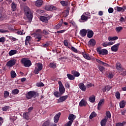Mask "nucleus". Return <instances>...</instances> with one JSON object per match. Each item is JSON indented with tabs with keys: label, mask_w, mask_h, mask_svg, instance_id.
<instances>
[{
	"label": "nucleus",
	"mask_w": 126,
	"mask_h": 126,
	"mask_svg": "<svg viewBox=\"0 0 126 126\" xmlns=\"http://www.w3.org/2000/svg\"><path fill=\"white\" fill-rule=\"evenodd\" d=\"M119 38L117 36H114V37H108V40L109 41H115V40H118Z\"/></svg>",
	"instance_id": "a18cd8bd"
},
{
	"label": "nucleus",
	"mask_w": 126,
	"mask_h": 126,
	"mask_svg": "<svg viewBox=\"0 0 126 126\" xmlns=\"http://www.w3.org/2000/svg\"><path fill=\"white\" fill-rule=\"evenodd\" d=\"M112 89V86H105L104 88L102 89V91L103 93L106 92V91H110Z\"/></svg>",
	"instance_id": "a878e982"
},
{
	"label": "nucleus",
	"mask_w": 126,
	"mask_h": 126,
	"mask_svg": "<svg viewBox=\"0 0 126 126\" xmlns=\"http://www.w3.org/2000/svg\"><path fill=\"white\" fill-rule=\"evenodd\" d=\"M39 19L40 21L44 22L45 23H48L49 19H48V16H40Z\"/></svg>",
	"instance_id": "9d476101"
},
{
	"label": "nucleus",
	"mask_w": 126,
	"mask_h": 126,
	"mask_svg": "<svg viewBox=\"0 0 126 126\" xmlns=\"http://www.w3.org/2000/svg\"><path fill=\"white\" fill-rule=\"evenodd\" d=\"M96 116H97V114H96V113L94 111H93L91 114L90 115V119L91 120H92V119H93V118H95V117H96Z\"/></svg>",
	"instance_id": "ea45409f"
},
{
	"label": "nucleus",
	"mask_w": 126,
	"mask_h": 126,
	"mask_svg": "<svg viewBox=\"0 0 126 126\" xmlns=\"http://www.w3.org/2000/svg\"><path fill=\"white\" fill-rule=\"evenodd\" d=\"M9 32V31H8V30L0 29V33L5 34L6 33H8Z\"/></svg>",
	"instance_id": "603ef678"
},
{
	"label": "nucleus",
	"mask_w": 126,
	"mask_h": 126,
	"mask_svg": "<svg viewBox=\"0 0 126 126\" xmlns=\"http://www.w3.org/2000/svg\"><path fill=\"white\" fill-rule=\"evenodd\" d=\"M87 105V102L85 101L84 99H82L80 102H79V106L80 107H86Z\"/></svg>",
	"instance_id": "4be33fe9"
},
{
	"label": "nucleus",
	"mask_w": 126,
	"mask_h": 126,
	"mask_svg": "<svg viewBox=\"0 0 126 126\" xmlns=\"http://www.w3.org/2000/svg\"><path fill=\"white\" fill-rule=\"evenodd\" d=\"M63 20L61 19L59 23L55 26V29H57V30H58V29H60V28L62 27V25H63Z\"/></svg>",
	"instance_id": "393cba45"
},
{
	"label": "nucleus",
	"mask_w": 126,
	"mask_h": 126,
	"mask_svg": "<svg viewBox=\"0 0 126 126\" xmlns=\"http://www.w3.org/2000/svg\"><path fill=\"white\" fill-rule=\"evenodd\" d=\"M116 67L118 70H120V71H123V70H124V68L122 67V64L120 63H116Z\"/></svg>",
	"instance_id": "dca6fc26"
},
{
	"label": "nucleus",
	"mask_w": 126,
	"mask_h": 126,
	"mask_svg": "<svg viewBox=\"0 0 126 126\" xmlns=\"http://www.w3.org/2000/svg\"><path fill=\"white\" fill-rule=\"evenodd\" d=\"M34 38L36 42H40V40L42 39V35L39 33H35L34 35Z\"/></svg>",
	"instance_id": "9b49d317"
},
{
	"label": "nucleus",
	"mask_w": 126,
	"mask_h": 126,
	"mask_svg": "<svg viewBox=\"0 0 126 126\" xmlns=\"http://www.w3.org/2000/svg\"><path fill=\"white\" fill-rule=\"evenodd\" d=\"M95 96L93 95L89 97V101L91 103H94L95 102Z\"/></svg>",
	"instance_id": "c03bdc74"
},
{
	"label": "nucleus",
	"mask_w": 126,
	"mask_h": 126,
	"mask_svg": "<svg viewBox=\"0 0 126 126\" xmlns=\"http://www.w3.org/2000/svg\"><path fill=\"white\" fill-rule=\"evenodd\" d=\"M53 94L57 98H59V97H61L62 96V94L59 91H56L53 93Z\"/></svg>",
	"instance_id": "e433bc0d"
},
{
	"label": "nucleus",
	"mask_w": 126,
	"mask_h": 126,
	"mask_svg": "<svg viewBox=\"0 0 126 126\" xmlns=\"http://www.w3.org/2000/svg\"><path fill=\"white\" fill-rule=\"evenodd\" d=\"M115 96L117 99H121V94H120V92H117L115 93Z\"/></svg>",
	"instance_id": "864d4df0"
},
{
	"label": "nucleus",
	"mask_w": 126,
	"mask_h": 126,
	"mask_svg": "<svg viewBox=\"0 0 126 126\" xmlns=\"http://www.w3.org/2000/svg\"><path fill=\"white\" fill-rule=\"evenodd\" d=\"M101 47H98L96 48V51L99 55H101V56H106V55H108L109 52H108L107 50L106 49H101Z\"/></svg>",
	"instance_id": "f03ea898"
},
{
	"label": "nucleus",
	"mask_w": 126,
	"mask_h": 126,
	"mask_svg": "<svg viewBox=\"0 0 126 126\" xmlns=\"http://www.w3.org/2000/svg\"><path fill=\"white\" fill-rule=\"evenodd\" d=\"M88 19L83 14L81 16V18L79 19V22H86L87 21Z\"/></svg>",
	"instance_id": "2eb2a0df"
},
{
	"label": "nucleus",
	"mask_w": 126,
	"mask_h": 126,
	"mask_svg": "<svg viewBox=\"0 0 126 126\" xmlns=\"http://www.w3.org/2000/svg\"><path fill=\"white\" fill-rule=\"evenodd\" d=\"M67 77L69 80H74L75 77L70 74H67Z\"/></svg>",
	"instance_id": "c9c22d12"
},
{
	"label": "nucleus",
	"mask_w": 126,
	"mask_h": 126,
	"mask_svg": "<svg viewBox=\"0 0 126 126\" xmlns=\"http://www.w3.org/2000/svg\"><path fill=\"white\" fill-rule=\"evenodd\" d=\"M126 102L125 100H122L120 102L119 105L121 108H123L126 107Z\"/></svg>",
	"instance_id": "cd10ccee"
},
{
	"label": "nucleus",
	"mask_w": 126,
	"mask_h": 126,
	"mask_svg": "<svg viewBox=\"0 0 126 126\" xmlns=\"http://www.w3.org/2000/svg\"><path fill=\"white\" fill-rule=\"evenodd\" d=\"M61 115L62 114L61 112L58 113V114H56L54 118V121L55 124H57L58 123L59 120H60V117H61Z\"/></svg>",
	"instance_id": "1a4fd4ad"
},
{
	"label": "nucleus",
	"mask_w": 126,
	"mask_h": 126,
	"mask_svg": "<svg viewBox=\"0 0 126 126\" xmlns=\"http://www.w3.org/2000/svg\"><path fill=\"white\" fill-rule=\"evenodd\" d=\"M83 15L85 16L86 18L89 19H91V15H90V13L89 12H86L83 14Z\"/></svg>",
	"instance_id": "bb28decb"
},
{
	"label": "nucleus",
	"mask_w": 126,
	"mask_h": 126,
	"mask_svg": "<svg viewBox=\"0 0 126 126\" xmlns=\"http://www.w3.org/2000/svg\"><path fill=\"white\" fill-rule=\"evenodd\" d=\"M24 11L29 22L31 23L32 21V12H31V10H30L29 7L26 6L24 7Z\"/></svg>",
	"instance_id": "f257e3e1"
},
{
	"label": "nucleus",
	"mask_w": 126,
	"mask_h": 126,
	"mask_svg": "<svg viewBox=\"0 0 126 126\" xmlns=\"http://www.w3.org/2000/svg\"><path fill=\"white\" fill-rule=\"evenodd\" d=\"M36 86H37V87H43V86H44V83L42 82L37 83Z\"/></svg>",
	"instance_id": "4d7b16f0"
},
{
	"label": "nucleus",
	"mask_w": 126,
	"mask_h": 126,
	"mask_svg": "<svg viewBox=\"0 0 126 126\" xmlns=\"http://www.w3.org/2000/svg\"><path fill=\"white\" fill-rule=\"evenodd\" d=\"M109 13H113L114 12V9L112 7L109 8L108 10Z\"/></svg>",
	"instance_id": "0e129e2a"
},
{
	"label": "nucleus",
	"mask_w": 126,
	"mask_h": 126,
	"mask_svg": "<svg viewBox=\"0 0 126 126\" xmlns=\"http://www.w3.org/2000/svg\"><path fill=\"white\" fill-rule=\"evenodd\" d=\"M115 30L117 33H119V32L123 30V27H117L116 28Z\"/></svg>",
	"instance_id": "8fccbe9b"
},
{
	"label": "nucleus",
	"mask_w": 126,
	"mask_h": 126,
	"mask_svg": "<svg viewBox=\"0 0 126 126\" xmlns=\"http://www.w3.org/2000/svg\"><path fill=\"white\" fill-rule=\"evenodd\" d=\"M96 45V40L94 39H91L88 42V46L89 47H94Z\"/></svg>",
	"instance_id": "6e6552de"
},
{
	"label": "nucleus",
	"mask_w": 126,
	"mask_h": 126,
	"mask_svg": "<svg viewBox=\"0 0 126 126\" xmlns=\"http://www.w3.org/2000/svg\"><path fill=\"white\" fill-rule=\"evenodd\" d=\"M65 87H66V88H68V89H69V88H70V85H69V83H68V82L65 83Z\"/></svg>",
	"instance_id": "69168bd1"
},
{
	"label": "nucleus",
	"mask_w": 126,
	"mask_h": 126,
	"mask_svg": "<svg viewBox=\"0 0 126 126\" xmlns=\"http://www.w3.org/2000/svg\"><path fill=\"white\" fill-rule=\"evenodd\" d=\"M107 122H108V118H105L104 119L101 120L100 121L101 126H106Z\"/></svg>",
	"instance_id": "a211bd4d"
},
{
	"label": "nucleus",
	"mask_w": 126,
	"mask_h": 126,
	"mask_svg": "<svg viewBox=\"0 0 126 126\" xmlns=\"http://www.w3.org/2000/svg\"><path fill=\"white\" fill-rule=\"evenodd\" d=\"M121 75H123V76H126V71H124V70H123L122 71H121Z\"/></svg>",
	"instance_id": "338daca9"
},
{
	"label": "nucleus",
	"mask_w": 126,
	"mask_h": 126,
	"mask_svg": "<svg viewBox=\"0 0 126 126\" xmlns=\"http://www.w3.org/2000/svg\"><path fill=\"white\" fill-rule=\"evenodd\" d=\"M106 117L108 119H111L112 118V115L111 114V112L109 111H106L105 113Z\"/></svg>",
	"instance_id": "f704fd0d"
},
{
	"label": "nucleus",
	"mask_w": 126,
	"mask_h": 126,
	"mask_svg": "<svg viewBox=\"0 0 126 126\" xmlns=\"http://www.w3.org/2000/svg\"><path fill=\"white\" fill-rule=\"evenodd\" d=\"M45 9L48 11H52V6L46 5L45 7Z\"/></svg>",
	"instance_id": "3c124183"
},
{
	"label": "nucleus",
	"mask_w": 126,
	"mask_h": 126,
	"mask_svg": "<svg viewBox=\"0 0 126 126\" xmlns=\"http://www.w3.org/2000/svg\"><path fill=\"white\" fill-rule=\"evenodd\" d=\"M67 98H68V95H67L60 96V98L57 99V103H63V102H64Z\"/></svg>",
	"instance_id": "423d86ee"
},
{
	"label": "nucleus",
	"mask_w": 126,
	"mask_h": 126,
	"mask_svg": "<svg viewBox=\"0 0 126 126\" xmlns=\"http://www.w3.org/2000/svg\"><path fill=\"white\" fill-rule=\"evenodd\" d=\"M114 9L119 12H124L125 11V9H124L123 7L116 6L114 8Z\"/></svg>",
	"instance_id": "b1692460"
},
{
	"label": "nucleus",
	"mask_w": 126,
	"mask_h": 126,
	"mask_svg": "<svg viewBox=\"0 0 126 126\" xmlns=\"http://www.w3.org/2000/svg\"><path fill=\"white\" fill-rule=\"evenodd\" d=\"M87 34V30L86 29H82L80 31V35L81 37H85Z\"/></svg>",
	"instance_id": "4468645a"
},
{
	"label": "nucleus",
	"mask_w": 126,
	"mask_h": 126,
	"mask_svg": "<svg viewBox=\"0 0 126 126\" xmlns=\"http://www.w3.org/2000/svg\"><path fill=\"white\" fill-rule=\"evenodd\" d=\"M71 50H72V52H74V53H77L78 54H81V52H78V51H77L76 48H75V47L73 46L71 47Z\"/></svg>",
	"instance_id": "37998d69"
},
{
	"label": "nucleus",
	"mask_w": 126,
	"mask_h": 126,
	"mask_svg": "<svg viewBox=\"0 0 126 126\" xmlns=\"http://www.w3.org/2000/svg\"><path fill=\"white\" fill-rule=\"evenodd\" d=\"M69 14V11L68 10H65L63 12V17H67Z\"/></svg>",
	"instance_id": "72a5a7b5"
},
{
	"label": "nucleus",
	"mask_w": 126,
	"mask_h": 126,
	"mask_svg": "<svg viewBox=\"0 0 126 126\" xmlns=\"http://www.w3.org/2000/svg\"><path fill=\"white\" fill-rule=\"evenodd\" d=\"M32 111V107H31L29 108V112H25L23 113V118L24 119V120H26V121H28L29 120V113H30V112Z\"/></svg>",
	"instance_id": "20e7f679"
},
{
	"label": "nucleus",
	"mask_w": 126,
	"mask_h": 126,
	"mask_svg": "<svg viewBox=\"0 0 126 126\" xmlns=\"http://www.w3.org/2000/svg\"><path fill=\"white\" fill-rule=\"evenodd\" d=\"M88 32H87V37L88 38H92L94 35V32L93 31H89V30H88Z\"/></svg>",
	"instance_id": "412c9836"
},
{
	"label": "nucleus",
	"mask_w": 126,
	"mask_h": 126,
	"mask_svg": "<svg viewBox=\"0 0 126 126\" xmlns=\"http://www.w3.org/2000/svg\"><path fill=\"white\" fill-rule=\"evenodd\" d=\"M12 11H16L17 10V4L14 2H12L11 4Z\"/></svg>",
	"instance_id": "f8f14e48"
},
{
	"label": "nucleus",
	"mask_w": 126,
	"mask_h": 126,
	"mask_svg": "<svg viewBox=\"0 0 126 126\" xmlns=\"http://www.w3.org/2000/svg\"><path fill=\"white\" fill-rule=\"evenodd\" d=\"M98 69H99V71H101V72H102V71H104V70H105V67L98 65L97 66Z\"/></svg>",
	"instance_id": "de8ad7c7"
},
{
	"label": "nucleus",
	"mask_w": 126,
	"mask_h": 126,
	"mask_svg": "<svg viewBox=\"0 0 126 126\" xmlns=\"http://www.w3.org/2000/svg\"><path fill=\"white\" fill-rule=\"evenodd\" d=\"M16 63V60L15 59H11L9 60L6 63V65L8 66V67H12L13 65Z\"/></svg>",
	"instance_id": "39448f33"
},
{
	"label": "nucleus",
	"mask_w": 126,
	"mask_h": 126,
	"mask_svg": "<svg viewBox=\"0 0 126 126\" xmlns=\"http://www.w3.org/2000/svg\"><path fill=\"white\" fill-rule=\"evenodd\" d=\"M71 73L72 75H74V76H76V77H78V76L80 75V73L75 70L71 71Z\"/></svg>",
	"instance_id": "c756f323"
},
{
	"label": "nucleus",
	"mask_w": 126,
	"mask_h": 126,
	"mask_svg": "<svg viewBox=\"0 0 126 126\" xmlns=\"http://www.w3.org/2000/svg\"><path fill=\"white\" fill-rule=\"evenodd\" d=\"M39 97L38 92L32 91V98H36Z\"/></svg>",
	"instance_id": "2f4dec72"
},
{
	"label": "nucleus",
	"mask_w": 126,
	"mask_h": 126,
	"mask_svg": "<svg viewBox=\"0 0 126 126\" xmlns=\"http://www.w3.org/2000/svg\"><path fill=\"white\" fill-rule=\"evenodd\" d=\"M19 93V90L17 89H15L12 91V94L13 95H17Z\"/></svg>",
	"instance_id": "79ce46f5"
},
{
	"label": "nucleus",
	"mask_w": 126,
	"mask_h": 126,
	"mask_svg": "<svg viewBox=\"0 0 126 126\" xmlns=\"http://www.w3.org/2000/svg\"><path fill=\"white\" fill-rule=\"evenodd\" d=\"M82 54L84 58L85 59H86V60H88L89 61H90V60H91V57H90V56H89V54H86L83 52H82Z\"/></svg>",
	"instance_id": "7c9ffc66"
},
{
	"label": "nucleus",
	"mask_w": 126,
	"mask_h": 126,
	"mask_svg": "<svg viewBox=\"0 0 126 126\" xmlns=\"http://www.w3.org/2000/svg\"><path fill=\"white\" fill-rule=\"evenodd\" d=\"M9 96V93L7 92V91H5L4 93V98H7Z\"/></svg>",
	"instance_id": "6e6d98bb"
},
{
	"label": "nucleus",
	"mask_w": 126,
	"mask_h": 126,
	"mask_svg": "<svg viewBox=\"0 0 126 126\" xmlns=\"http://www.w3.org/2000/svg\"><path fill=\"white\" fill-rule=\"evenodd\" d=\"M125 125H126V122H123L122 123L119 122L116 124L115 126H125Z\"/></svg>",
	"instance_id": "09e8293b"
},
{
	"label": "nucleus",
	"mask_w": 126,
	"mask_h": 126,
	"mask_svg": "<svg viewBox=\"0 0 126 126\" xmlns=\"http://www.w3.org/2000/svg\"><path fill=\"white\" fill-rule=\"evenodd\" d=\"M39 71H41L38 68L35 67L34 72L35 74H38L39 73Z\"/></svg>",
	"instance_id": "052dcab7"
},
{
	"label": "nucleus",
	"mask_w": 126,
	"mask_h": 126,
	"mask_svg": "<svg viewBox=\"0 0 126 126\" xmlns=\"http://www.w3.org/2000/svg\"><path fill=\"white\" fill-rule=\"evenodd\" d=\"M31 40V36H27L26 37V40H25V45H26V46H28V44H29V45H31V44H30V41Z\"/></svg>",
	"instance_id": "5701e85b"
},
{
	"label": "nucleus",
	"mask_w": 126,
	"mask_h": 126,
	"mask_svg": "<svg viewBox=\"0 0 126 126\" xmlns=\"http://www.w3.org/2000/svg\"><path fill=\"white\" fill-rule=\"evenodd\" d=\"M37 13H39V14H42V13H44V10H38L37 11Z\"/></svg>",
	"instance_id": "774afa93"
},
{
	"label": "nucleus",
	"mask_w": 126,
	"mask_h": 126,
	"mask_svg": "<svg viewBox=\"0 0 126 126\" xmlns=\"http://www.w3.org/2000/svg\"><path fill=\"white\" fill-rule=\"evenodd\" d=\"M5 41V37H2L0 38V43H4Z\"/></svg>",
	"instance_id": "e2e57ef3"
},
{
	"label": "nucleus",
	"mask_w": 126,
	"mask_h": 126,
	"mask_svg": "<svg viewBox=\"0 0 126 126\" xmlns=\"http://www.w3.org/2000/svg\"><path fill=\"white\" fill-rule=\"evenodd\" d=\"M17 54V50H12L9 52V56L11 57V56H13L14 55H16Z\"/></svg>",
	"instance_id": "c85d7f7f"
},
{
	"label": "nucleus",
	"mask_w": 126,
	"mask_h": 126,
	"mask_svg": "<svg viewBox=\"0 0 126 126\" xmlns=\"http://www.w3.org/2000/svg\"><path fill=\"white\" fill-rule=\"evenodd\" d=\"M50 67L52 68H56L57 67V64L56 63H50Z\"/></svg>",
	"instance_id": "5fc2aeb1"
},
{
	"label": "nucleus",
	"mask_w": 126,
	"mask_h": 126,
	"mask_svg": "<svg viewBox=\"0 0 126 126\" xmlns=\"http://www.w3.org/2000/svg\"><path fill=\"white\" fill-rule=\"evenodd\" d=\"M96 61L97 63H99L100 64H102V65H104V66H107V67L110 66V65H109V64L107 63H105L104 62L101 61V60L99 59H96Z\"/></svg>",
	"instance_id": "f3484780"
},
{
	"label": "nucleus",
	"mask_w": 126,
	"mask_h": 126,
	"mask_svg": "<svg viewBox=\"0 0 126 126\" xmlns=\"http://www.w3.org/2000/svg\"><path fill=\"white\" fill-rule=\"evenodd\" d=\"M26 97L27 99H31L32 98V91H30L28 94H26Z\"/></svg>",
	"instance_id": "58836bf2"
},
{
	"label": "nucleus",
	"mask_w": 126,
	"mask_h": 126,
	"mask_svg": "<svg viewBox=\"0 0 126 126\" xmlns=\"http://www.w3.org/2000/svg\"><path fill=\"white\" fill-rule=\"evenodd\" d=\"M105 103V99L102 98L100 100L99 102L98 103V107H101L102 105H104Z\"/></svg>",
	"instance_id": "4c0bfd02"
},
{
	"label": "nucleus",
	"mask_w": 126,
	"mask_h": 126,
	"mask_svg": "<svg viewBox=\"0 0 126 126\" xmlns=\"http://www.w3.org/2000/svg\"><path fill=\"white\" fill-rule=\"evenodd\" d=\"M114 77V75L112 73H109L108 74V78L109 79H112Z\"/></svg>",
	"instance_id": "680f3d73"
},
{
	"label": "nucleus",
	"mask_w": 126,
	"mask_h": 126,
	"mask_svg": "<svg viewBox=\"0 0 126 126\" xmlns=\"http://www.w3.org/2000/svg\"><path fill=\"white\" fill-rule=\"evenodd\" d=\"M65 31H66L65 30L58 31L57 32H55V33L57 34V33H58V34H61V33H64V32H65Z\"/></svg>",
	"instance_id": "13d9d810"
},
{
	"label": "nucleus",
	"mask_w": 126,
	"mask_h": 126,
	"mask_svg": "<svg viewBox=\"0 0 126 126\" xmlns=\"http://www.w3.org/2000/svg\"><path fill=\"white\" fill-rule=\"evenodd\" d=\"M8 109H9V106H4V107H2V110L4 112H6V111L7 110H8Z\"/></svg>",
	"instance_id": "bf43d9fd"
},
{
	"label": "nucleus",
	"mask_w": 126,
	"mask_h": 126,
	"mask_svg": "<svg viewBox=\"0 0 126 126\" xmlns=\"http://www.w3.org/2000/svg\"><path fill=\"white\" fill-rule=\"evenodd\" d=\"M58 84L59 85V92L60 94L63 95V94L65 92V89H64V87L63 86V85L62 81H59Z\"/></svg>",
	"instance_id": "7ed1b4c3"
},
{
	"label": "nucleus",
	"mask_w": 126,
	"mask_h": 126,
	"mask_svg": "<svg viewBox=\"0 0 126 126\" xmlns=\"http://www.w3.org/2000/svg\"><path fill=\"white\" fill-rule=\"evenodd\" d=\"M35 67L41 71L43 68V64L41 63H37Z\"/></svg>",
	"instance_id": "473e14b6"
},
{
	"label": "nucleus",
	"mask_w": 126,
	"mask_h": 126,
	"mask_svg": "<svg viewBox=\"0 0 126 126\" xmlns=\"http://www.w3.org/2000/svg\"><path fill=\"white\" fill-rule=\"evenodd\" d=\"M60 2L63 6H67L68 5V2L66 1L62 0Z\"/></svg>",
	"instance_id": "a19ab883"
},
{
	"label": "nucleus",
	"mask_w": 126,
	"mask_h": 126,
	"mask_svg": "<svg viewBox=\"0 0 126 126\" xmlns=\"http://www.w3.org/2000/svg\"><path fill=\"white\" fill-rule=\"evenodd\" d=\"M22 64H27L28 63H31V61L27 59V58H23L21 61Z\"/></svg>",
	"instance_id": "ddd939ff"
},
{
	"label": "nucleus",
	"mask_w": 126,
	"mask_h": 126,
	"mask_svg": "<svg viewBox=\"0 0 126 126\" xmlns=\"http://www.w3.org/2000/svg\"><path fill=\"white\" fill-rule=\"evenodd\" d=\"M78 86L80 89L82 90V91H86V87H85V86L84 85V84L81 83L79 84Z\"/></svg>",
	"instance_id": "aec40b11"
},
{
	"label": "nucleus",
	"mask_w": 126,
	"mask_h": 126,
	"mask_svg": "<svg viewBox=\"0 0 126 126\" xmlns=\"http://www.w3.org/2000/svg\"><path fill=\"white\" fill-rule=\"evenodd\" d=\"M43 2V0H37L36 1L35 4L37 7H40V6H42Z\"/></svg>",
	"instance_id": "6ab92c4d"
},
{
	"label": "nucleus",
	"mask_w": 126,
	"mask_h": 126,
	"mask_svg": "<svg viewBox=\"0 0 126 126\" xmlns=\"http://www.w3.org/2000/svg\"><path fill=\"white\" fill-rule=\"evenodd\" d=\"M10 74L11 78H15V77L16 76V73H15V71H11Z\"/></svg>",
	"instance_id": "49530a36"
},
{
	"label": "nucleus",
	"mask_w": 126,
	"mask_h": 126,
	"mask_svg": "<svg viewBox=\"0 0 126 126\" xmlns=\"http://www.w3.org/2000/svg\"><path fill=\"white\" fill-rule=\"evenodd\" d=\"M120 43H117L112 46L111 48L112 52H118V51H119V47H120Z\"/></svg>",
	"instance_id": "0eeeda50"
}]
</instances>
